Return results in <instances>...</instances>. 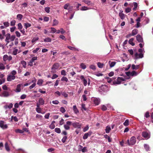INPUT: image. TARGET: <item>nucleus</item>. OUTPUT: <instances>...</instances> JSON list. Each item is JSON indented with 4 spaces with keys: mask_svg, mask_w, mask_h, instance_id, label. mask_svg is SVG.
Listing matches in <instances>:
<instances>
[{
    "mask_svg": "<svg viewBox=\"0 0 153 153\" xmlns=\"http://www.w3.org/2000/svg\"><path fill=\"white\" fill-rule=\"evenodd\" d=\"M142 135L145 139L148 140L150 137V132L147 129L145 131L142 132Z\"/></svg>",
    "mask_w": 153,
    "mask_h": 153,
    "instance_id": "nucleus-1",
    "label": "nucleus"
},
{
    "mask_svg": "<svg viewBox=\"0 0 153 153\" xmlns=\"http://www.w3.org/2000/svg\"><path fill=\"white\" fill-rule=\"evenodd\" d=\"M109 91L108 87L105 85H102L98 88V91L101 93L106 92Z\"/></svg>",
    "mask_w": 153,
    "mask_h": 153,
    "instance_id": "nucleus-2",
    "label": "nucleus"
},
{
    "mask_svg": "<svg viewBox=\"0 0 153 153\" xmlns=\"http://www.w3.org/2000/svg\"><path fill=\"white\" fill-rule=\"evenodd\" d=\"M125 80L124 79L123 77H118L116 80L114 81L113 84L114 85H117L120 84L121 82Z\"/></svg>",
    "mask_w": 153,
    "mask_h": 153,
    "instance_id": "nucleus-3",
    "label": "nucleus"
},
{
    "mask_svg": "<svg viewBox=\"0 0 153 153\" xmlns=\"http://www.w3.org/2000/svg\"><path fill=\"white\" fill-rule=\"evenodd\" d=\"M59 64L58 63H56L53 64V65L51 69V72L52 73H54L56 72V70H57L59 67Z\"/></svg>",
    "mask_w": 153,
    "mask_h": 153,
    "instance_id": "nucleus-4",
    "label": "nucleus"
},
{
    "mask_svg": "<svg viewBox=\"0 0 153 153\" xmlns=\"http://www.w3.org/2000/svg\"><path fill=\"white\" fill-rule=\"evenodd\" d=\"M0 127L3 129H5L8 128V126L5 124L3 120L0 121Z\"/></svg>",
    "mask_w": 153,
    "mask_h": 153,
    "instance_id": "nucleus-5",
    "label": "nucleus"
},
{
    "mask_svg": "<svg viewBox=\"0 0 153 153\" xmlns=\"http://www.w3.org/2000/svg\"><path fill=\"white\" fill-rule=\"evenodd\" d=\"M143 57V53H136L134 54V58L135 59H137L140 58H142Z\"/></svg>",
    "mask_w": 153,
    "mask_h": 153,
    "instance_id": "nucleus-6",
    "label": "nucleus"
},
{
    "mask_svg": "<svg viewBox=\"0 0 153 153\" xmlns=\"http://www.w3.org/2000/svg\"><path fill=\"white\" fill-rule=\"evenodd\" d=\"M72 124V122L70 121H68L66 123V124L64 125V127L66 130H68L70 129V126Z\"/></svg>",
    "mask_w": 153,
    "mask_h": 153,
    "instance_id": "nucleus-7",
    "label": "nucleus"
},
{
    "mask_svg": "<svg viewBox=\"0 0 153 153\" xmlns=\"http://www.w3.org/2000/svg\"><path fill=\"white\" fill-rule=\"evenodd\" d=\"M10 95L9 92L6 91H4L0 94V96L1 97H9Z\"/></svg>",
    "mask_w": 153,
    "mask_h": 153,
    "instance_id": "nucleus-8",
    "label": "nucleus"
},
{
    "mask_svg": "<svg viewBox=\"0 0 153 153\" xmlns=\"http://www.w3.org/2000/svg\"><path fill=\"white\" fill-rule=\"evenodd\" d=\"M3 61L6 62L7 60L9 61H10L12 59V57L10 56H8L7 55L5 54L3 56Z\"/></svg>",
    "mask_w": 153,
    "mask_h": 153,
    "instance_id": "nucleus-9",
    "label": "nucleus"
},
{
    "mask_svg": "<svg viewBox=\"0 0 153 153\" xmlns=\"http://www.w3.org/2000/svg\"><path fill=\"white\" fill-rule=\"evenodd\" d=\"M16 78L15 76H13L11 75H9L7 77V81L8 82H10L13 80H14Z\"/></svg>",
    "mask_w": 153,
    "mask_h": 153,
    "instance_id": "nucleus-10",
    "label": "nucleus"
},
{
    "mask_svg": "<svg viewBox=\"0 0 153 153\" xmlns=\"http://www.w3.org/2000/svg\"><path fill=\"white\" fill-rule=\"evenodd\" d=\"M80 79L83 81V84L85 86L87 85V81L85 78L84 76L83 75H80L79 76Z\"/></svg>",
    "mask_w": 153,
    "mask_h": 153,
    "instance_id": "nucleus-11",
    "label": "nucleus"
},
{
    "mask_svg": "<svg viewBox=\"0 0 153 153\" xmlns=\"http://www.w3.org/2000/svg\"><path fill=\"white\" fill-rule=\"evenodd\" d=\"M73 126L75 128L80 129L81 128V125L79 123L74 122L72 123Z\"/></svg>",
    "mask_w": 153,
    "mask_h": 153,
    "instance_id": "nucleus-12",
    "label": "nucleus"
},
{
    "mask_svg": "<svg viewBox=\"0 0 153 153\" xmlns=\"http://www.w3.org/2000/svg\"><path fill=\"white\" fill-rule=\"evenodd\" d=\"M92 134V132L91 131H89L88 132L85 133L83 137V139L85 140L87 139L88 137L90 136Z\"/></svg>",
    "mask_w": 153,
    "mask_h": 153,
    "instance_id": "nucleus-13",
    "label": "nucleus"
},
{
    "mask_svg": "<svg viewBox=\"0 0 153 153\" xmlns=\"http://www.w3.org/2000/svg\"><path fill=\"white\" fill-rule=\"evenodd\" d=\"M136 142V138L135 137H132L130 140V144L131 145H134Z\"/></svg>",
    "mask_w": 153,
    "mask_h": 153,
    "instance_id": "nucleus-14",
    "label": "nucleus"
},
{
    "mask_svg": "<svg viewBox=\"0 0 153 153\" xmlns=\"http://www.w3.org/2000/svg\"><path fill=\"white\" fill-rule=\"evenodd\" d=\"M123 11L122 10H120V12L119 13V16H120V19H124L125 17V15L123 13Z\"/></svg>",
    "mask_w": 153,
    "mask_h": 153,
    "instance_id": "nucleus-15",
    "label": "nucleus"
},
{
    "mask_svg": "<svg viewBox=\"0 0 153 153\" xmlns=\"http://www.w3.org/2000/svg\"><path fill=\"white\" fill-rule=\"evenodd\" d=\"M93 101L95 105H98L100 102V100L99 98H94L93 99Z\"/></svg>",
    "mask_w": 153,
    "mask_h": 153,
    "instance_id": "nucleus-16",
    "label": "nucleus"
},
{
    "mask_svg": "<svg viewBox=\"0 0 153 153\" xmlns=\"http://www.w3.org/2000/svg\"><path fill=\"white\" fill-rule=\"evenodd\" d=\"M136 39L137 41L139 42H143V39L139 34L137 35L136 37Z\"/></svg>",
    "mask_w": 153,
    "mask_h": 153,
    "instance_id": "nucleus-17",
    "label": "nucleus"
},
{
    "mask_svg": "<svg viewBox=\"0 0 153 153\" xmlns=\"http://www.w3.org/2000/svg\"><path fill=\"white\" fill-rule=\"evenodd\" d=\"M13 104L12 103H10L8 105H5L4 107L6 109H7V108L9 109H10L13 107Z\"/></svg>",
    "mask_w": 153,
    "mask_h": 153,
    "instance_id": "nucleus-18",
    "label": "nucleus"
},
{
    "mask_svg": "<svg viewBox=\"0 0 153 153\" xmlns=\"http://www.w3.org/2000/svg\"><path fill=\"white\" fill-rule=\"evenodd\" d=\"M67 47L69 49L71 50H72L74 51H79V49L78 48H76L75 47H72L70 46H67Z\"/></svg>",
    "mask_w": 153,
    "mask_h": 153,
    "instance_id": "nucleus-19",
    "label": "nucleus"
},
{
    "mask_svg": "<svg viewBox=\"0 0 153 153\" xmlns=\"http://www.w3.org/2000/svg\"><path fill=\"white\" fill-rule=\"evenodd\" d=\"M38 102L41 105H43L45 104V100L42 98H39V99Z\"/></svg>",
    "mask_w": 153,
    "mask_h": 153,
    "instance_id": "nucleus-20",
    "label": "nucleus"
},
{
    "mask_svg": "<svg viewBox=\"0 0 153 153\" xmlns=\"http://www.w3.org/2000/svg\"><path fill=\"white\" fill-rule=\"evenodd\" d=\"M21 91V85L20 84H18L16 86V88L15 90V91L16 92H19Z\"/></svg>",
    "mask_w": 153,
    "mask_h": 153,
    "instance_id": "nucleus-21",
    "label": "nucleus"
},
{
    "mask_svg": "<svg viewBox=\"0 0 153 153\" xmlns=\"http://www.w3.org/2000/svg\"><path fill=\"white\" fill-rule=\"evenodd\" d=\"M144 148L146 151H149L150 150V147L149 145L146 144H144Z\"/></svg>",
    "mask_w": 153,
    "mask_h": 153,
    "instance_id": "nucleus-22",
    "label": "nucleus"
},
{
    "mask_svg": "<svg viewBox=\"0 0 153 153\" xmlns=\"http://www.w3.org/2000/svg\"><path fill=\"white\" fill-rule=\"evenodd\" d=\"M73 110L75 114H77L79 112V111L76 105L73 106Z\"/></svg>",
    "mask_w": 153,
    "mask_h": 153,
    "instance_id": "nucleus-23",
    "label": "nucleus"
},
{
    "mask_svg": "<svg viewBox=\"0 0 153 153\" xmlns=\"http://www.w3.org/2000/svg\"><path fill=\"white\" fill-rule=\"evenodd\" d=\"M111 130V127L109 126H107L105 129V132L106 133H108Z\"/></svg>",
    "mask_w": 153,
    "mask_h": 153,
    "instance_id": "nucleus-24",
    "label": "nucleus"
},
{
    "mask_svg": "<svg viewBox=\"0 0 153 153\" xmlns=\"http://www.w3.org/2000/svg\"><path fill=\"white\" fill-rule=\"evenodd\" d=\"M131 68L133 70H137L139 68V65H135L133 64L131 66Z\"/></svg>",
    "mask_w": 153,
    "mask_h": 153,
    "instance_id": "nucleus-25",
    "label": "nucleus"
},
{
    "mask_svg": "<svg viewBox=\"0 0 153 153\" xmlns=\"http://www.w3.org/2000/svg\"><path fill=\"white\" fill-rule=\"evenodd\" d=\"M137 33L138 30L136 29H134L132 30L131 33L133 36H134L136 35Z\"/></svg>",
    "mask_w": 153,
    "mask_h": 153,
    "instance_id": "nucleus-26",
    "label": "nucleus"
},
{
    "mask_svg": "<svg viewBox=\"0 0 153 153\" xmlns=\"http://www.w3.org/2000/svg\"><path fill=\"white\" fill-rule=\"evenodd\" d=\"M116 62H109V64L110 67V68H112L114 67L115 65Z\"/></svg>",
    "mask_w": 153,
    "mask_h": 153,
    "instance_id": "nucleus-27",
    "label": "nucleus"
},
{
    "mask_svg": "<svg viewBox=\"0 0 153 153\" xmlns=\"http://www.w3.org/2000/svg\"><path fill=\"white\" fill-rule=\"evenodd\" d=\"M5 147L6 150L8 152L10 151V149L7 142H6L5 144Z\"/></svg>",
    "mask_w": 153,
    "mask_h": 153,
    "instance_id": "nucleus-28",
    "label": "nucleus"
},
{
    "mask_svg": "<svg viewBox=\"0 0 153 153\" xmlns=\"http://www.w3.org/2000/svg\"><path fill=\"white\" fill-rule=\"evenodd\" d=\"M91 9V8L90 7H87L83 6L82 7L80 8V10L82 11H84L87 10Z\"/></svg>",
    "mask_w": 153,
    "mask_h": 153,
    "instance_id": "nucleus-29",
    "label": "nucleus"
},
{
    "mask_svg": "<svg viewBox=\"0 0 153 153\" xmlns=\"http://www.w3.org/2000/svg\"><path fill=\"white\" fill-rule=\"evenodd\" d=\"M134 39V38H132L130 39L128 41L129 43L132 46H134L135 45L134 43L133 42Z\"/></svg>",
    "mask_w": 153,
    "mask_h": 153,
    "instance_id": "nucleus-30",
    "label": "nucleus"
},
{
    "mask_svg": "<svg viewBox=\"0 0 153 153\" xmlns=\"http://www.w3.org/2000/svg\"><path fill=\"white\" fill-rule=\"evenodd\" d=\"M16 151H19V153H27L25 150L22 149H16Z\"/></svg>",
    "mask_w": 153,
    "mask_h": 153,
    "instance_id": "nucleus-31",
    "label": "nucleus"
},
{
    "mask_svg": "<svg viewBox=\"0 0 153 153\" xmlns=\"http://www.w3.org/2000/svg\"><path fill=\"white\" fill-rule=\"evenodd\" d=\"M97 65L98 67L99 68H103V67L104 65V64L101 63L100 62H98L97 63Z\"/></svg>",
    "mask_w": 153,
    "mask_h": 153,
    "instance_id": "nucleus-32",
    "label": "nucleus"
},
{
    "mask_svg": "<svg viewBox=\"0 0 153 153\" xmlns=\"http://www.w3.org/2000/svg\"><path fill=\"white\" fill-rule=\"evenodd\" d=\"M138 74L137 72L133 71L131 73L130 75L132 76H136Z\"/></svg>",
    "mask_w": 153,
    "mask_h": 153,
    "instance_id": "nucleus-33",
    "label": "nucleus"
},
{
    "mask_svg": "<svg viewBox=\"0 0 153 153\" xmlns=\"http://www.w3.org/2000/svg\"><path fill=\"white\" fill-rule=\"evenodd\" d=\"M86 68V66L85 64L84 63H81L80 64V68L83 69H85Z\"/></svg>",
    "mask_w": 153,
    "mask_h": 153,
    "instance_id": "nucleus-34",
    "label": "nucleus"
},
{
    "mask_svg": "<svg viewBox=\"0 0 153 153\" xmlns=\"http://www.w3.org/2000/svg\"><path fill=\"white\" fill-rule=\"evenodd\" d=\"M24 26L25 27L26 29H27V28L30 27L31 26V24L30 23H25L24 24Z\"/></svg>",
    "mask_w": 153,
    "mask_h": 153,
    "instance_id": "nucleus-35",
    "label": "nucleus"
},
{
    "mask_svg": "<svg viewBox=\"0 0 153 153\" xmlns=\"http://www.w3.org/2000/svg\"><path fill=\"white\" fill-rule=\"evenodd\" d=\"M43 82V80L42 79L38 80L37 81V84L39 85H42Z\"/></svg>",
    "mask_w": 153,
    "mask_h": 153,
    "instance_id": "nucleus-36",
    "label": "nucleus"
},
{
    "mask_svg": "<svg viewBox=\"0 0 153 153\" xmlns=\"http://www.w3.org/2000/svg\"><path fill=\"white\" fill-rule=\"evenodd\" d=\"M51 41V39L48 37H47L44 39V42H50Z\"/></svg>",
    "mask_w": 153,
    "mask_h": 153,
    "instance_id": "nucleus-37",
    "label": "nucleus"
},
{
    "mask_svg": "<svg viewBox=\"0 0 153 153\" xmlns=\"http://www.w3.org/2000/svg\"><path fill=\"white\" fill-rule=\"evenodd\" d=\"M21 63L22 65L23 66L24 68H26V62L24 60H22L21 61Z\"/></svg>",
    "mask_w": 153,
    "mask_h": 153,
    "instance_id": "nucleus-38",
    "label": "nucleus"
},
{
    "mask_svg": "<svg viewBox=\"0 0 153 153\" xmlns=\"http://www.w3.org/2000/svg\"><path fill=\"white\" fill-rule=\"evenodd\" d=\"M90 68L93 70V71H95L96 69V66L94 65H91L89 66Z\"/></svg>",
    "mask_w": 153,
    "mask_h": 153,
    "instance_id": "nucleus-39",
    "label": "nucleus"
},
{
    "mask_svg": "<svg viewBox=\"0 0 153 153\" xmlns=\"http://www.w3.org/2000/svg\"><path fill=\"white\" fill-rule=\"evenodd\" d=\"M58 21L57 20H56V19H54L53 20L52 25L53 26H55L57 25L58 24Z\"/></svg>",
    "mask_w": 153,
    "mask_h": 153,
    "instance_id": "nucleus-40",
    "label": "nucleus"
},
{
    "mask_svg": "<svg viewBox=\"0 0 153 153\" xmlns=\"http://www.w3.org/2000/svg\"><path fill=\"white\" fill-rule=\"evenodd\" d=\"M23 16L21 14H18L17 15V18L19 20H21Z\"/></svg>",
    "mask_w": 153,
    "mask_h": 153,
    "instance_id": "nucleus-41",
    "label": "nucleus"
},
{
    "mask_svg": "<svg viewBox=\"0 0 153 153\" xmlns=\"http://www.w3.org/2000/svg\"><path fill=\"white\" fill-rule=\"evenodd\" d=\"M39 39V38L38 37H34L31 40V42L32 43L35 42L36 41H37Z\"/></svg>",
    "mask_w": 153,
    "mask_h": 153,
    "instance_id": "nucleus-42",
    "label": "nucleus"
},
{
    "mask_svg": "<svg viewBox=\"0 0 153 153\" xmlns=\"http://www.w3.org/2000/svg\"><path fill=\"white\" fill-rule=\"evenodd\" d=\"M101 109L103 111H105L107 110V107L104 105H101Z\"/></svg>",
    "mask_w": 153,
    "mask_h": 153,
    "instance_id": "nucleus-43",
    "label": "nucleus"
},
{
    "mask_svg": "<svg viewBox=\"0 0 153 153\" xmlns=\"http://www.w3.org/2000/svg\"><path fill=\"white\" fill-rule=\"evenodd\" d=\"M18 49H14L13 51L12 54L14 55H16L18 53Z\"/></svg>",
    "mask_w": 153,
    "mask_h": 153,
    "instance_id": "nucleus-44",
    "label": "nucleus"
},
{
    "mask_svg": "<svg viewBox=\"0 0 153 153\" xmlns=\"http://www.w3.org/2000/svg\"><path fill=\"white\" fill-rule=\"evenodd\" d=\"M61 80L62 81H65L66 82H67L68 81V79L65 76H63L61 79Z\"/></svg>",
    "mask_w": 153,
    "mask_h": 153,
    "instance_id": "nucleus-45",
    "label": "nucleus"
},
{
    "mask_svg": "<svg viewBox=\"0 0 153 153\" xmlns=\"http://www.w3.org/2000/svg\"><path fill=\"white\" fill-rule=\"evenodd\" d=\"M5 69V67L4 64L2 63H0V70H4Z\"/></svg>",
    "mask_w": 153,
    "mask_h": 153,
    "instance_id": "nucleus-46",
    "label": "nucleus"
},
{
    "mask_svg": "<svg viewBox=\"0 0 153 153\" xmlns=\"http://www.w3.org/2000/svg\"><path fill=\"white\" fill-rule=\"evenodd\" d=\"M55 131L58 134L61 133V130L60 128H56L54 129Z\"/></svg>",
    "mask_w": 153,
    "mask_h": 153,
    "instance_id": "nucleus-47",
    "label": "nucleus"
},
{
    "mask_svg": "<svg viewBox=\"0 0 153 153\" xmlns=\"http://www.w3.org/2000/svg\"><path fill=\"white\" fill-rule=\"evenodd\" d=\"M51 30L50 33H54L56 31V29L54 27H51Z\"/></svg>",
    "mask_w": 153,
    "mask_h": 153,
    "instance_id": "nucleus-48",
    "label": "nucleus"
},
{
    "mask_svg": "<svg viewBox=\"0 0 153 153\" xmlns=\"http://www.w3.org/2000/svg\"><path fill=\"white\" fill-rule=\"evenodd\" d=\"M60 111L62 113H64L66 111L65 109L63 107H61Z\"/></svg>",
    "mask_w": 153,
    "mask_h": 153,
    "instance_id": "nucleus-49",
    "label": "nucleus"
},
{
    "mask_svg": "<svg viewBox=\"0 0 153 153\" xmlns=\"http://www.w3.org/2000/svg\"><path fill=\"white\" fill-rule=\"evenodd\" d=\"M129 124V120L128 119L126 120L125 122L123 123V125L126 126H128Z\"/></svg>",
    "mask_w": 153,
    "mask_h": 153,
    "instance_id": "nucleus-50",
    "label": "nucleus"
},
{
    "mask_svg": "<svg viewBox=\"0 0 153 153\" xmlns=\"http://www.w3.org/2000/svg\"><path fill=\"white\" fill-rule=\"evenodd\" d=\"M15 131L16 133H20L21 134H22L23 133V131L21 130H20L19 129H17L15 130Z\"/></svg>",
    "mask_w": 153,
    "mask_h": 153,
    "instance_id": "nucleus-51",
    "label": "nucleus"
},
{
    "mask_svg": "<svg viewBox=\"0 0 153 153\" xmlns=\"http://www.w3.org/2000/svg\"><path fill=\"white\" fill-rule=\"evenodd\" d=\"M138 52L139 53H143V54H144V53L145 52V51H144V49L143 48H140L138 49Z\"/></svg>",
    "mask_w": 153,
    "mask_h": 153,
    "instance_id": "nucleus-52",
    "label": "nucleus"
},
{
    "mask_svg": "<svg viewBox=\"0 0 153 153\" xmlns=\"http://www.w3.org/2000/svg\"><path fill=\"white\" fill-rule=\"evenodd\" d=\"M36 111L38 113H41L42 109L40 108H36Z\"/></svg>",
    "mask_w": 153,
    "mask_h": 153,
    "instance_id": "nucleus-53",
    "label": "nucleus"
},
{
    "mask_svg": "<svg viewBox=\"0 0 153 153\" xmlns=\"http://www.w3.org/2000/svg\"><path fill=\"white\" fill-rule=\"evenodd\" d=\"M18 28L19 30L22 29L23 27V26L21 23H19L18 24Z\"/></svg>",
    "mask_w": 153,
    "mask_h": 153,
    "instance_id": "nucleus-54",
    "label": "nucleus"
},
{
    "mask_svg": "<svg viewBox=\"0 0 153 153\" xmlns=\"http://www.w3.org/2000/svg\"><path fill=\"white\" fill-rule=\"evenodd\" d=\"M6 36L5 39H10V35L9 33H8L5 35Z\"/></svg>",
    "mask_w": 153,
    "mask_h": 153,
    "instance_id": "nucleus-55",
    "label": "nucleus"
},
{
    "mask_svg": "<svg viewBox=\"0 0 153 153\" xmlns=\"http://www.w3.org/2000/svg\"><path fill=\"white\" fill-rule=\"evenodd\" d=\"M89 126L88 125H87L83 129V131L85 132L87 131L89 129Z\"/></svg>",
    "mask_w": 153,
    "mask_h": 153,
    "instance_id": "nucleus-56",
    "label": "nucleus"
},
{
    "mask_svg": "<svg viewBox=\"0 0 153 153\" xmlns=\"http://www.w3.org/2000/svg\"><path fill=\"white\" fill-rule=\"evenodd\" d=\"M70 4L69 3H67L65 4L64 6V8L65 9H68V7L69 6Z\"/></svg>",
    "mask_w": 153,
    "mask_h": 153,
    "instance_id": "nucleus-57",
    "label": "nucleus"
},
{
    "mask_svg": "<svg viewBox=\"0 0 153 153\" xmlns=\"http://www.w3.org/2000/svg\"><path fill=\"white\" fill-rule=\"evenodd\" d=\"M45 10L47 13H49L50 12V7H46L45 8Z\"/></svg>",
    "mask_w": 153,
    "mask_h": 153,
    "instance_id": "nucleus-58",
    "label": "nucleus"
},
{
    "mask_svg": "<svg viewBox=\"0 0 153 153\" xmlns=\"http://www.w3.org/2000/svg\"><path fill=\"white\" fill-rule=\"evenodd\" d=\"M82 150V152H85L88 151L87 148L86 147H83Z\"/></svg>",
    "mask_w": 153,
    "mask_h": 153,
    "instance_id": "nucleus-59",
    "label": "nucleus"
},
{
    "mask_svg": "<svg viewBox=\"0 0 153 153\" xmlns=\"http://www.w3.org/2000/svg\"><path fill=\"white\" fill-rule=\"evenodd\" d=\"M81 108L82 110L83 109L85 111H86L87 110L85 104H83L81 105Z\"/></svg>",
    "mask_w": 153,
    "mask_h": 153,
    "instance_id": "nucleus-60",
    "label": "nucleus"
},
{
    "mask_svg": "<svg viewBox=\"0 0 153 153\" xmlns=\"http://www.w3.org/2000/svg\"><path fill=\"white\" fill-rule=\"evenodd\" d=\"M61 74L64 76L66 75V73L65 71L64 70H62L61 71Z\"/></svg>",
    "mask_w": 153,
    "mask_h": 153,
    "instance_id": "nucleus-61",
    "label": "nucleus"
},
{
    "mask_svg": "<svg viewBox=\"0 0 153 153\" xmlns=\"http://www.w3.org/2000/svg\"><path fill=\"white\" fill-rule=\"evenodd\" d=\"M52 103L55 105H57L59 104V102L58 100H53L52 101Z\"/></svg>",
    "mask_w": 153,
    "mask_h": 153,
    "instance_id": "nucleus-62",
    "label": "nucleus"
},
{
    "mask_svg": "<svg viewBox=\"0 0 153 153\" xmlns=\"http://www.w3.org/2000/svg\"><path fill=\"white\" fill-rule=\"evenodd\" d=\"M67 137L66 136H64L62 140V141L63 143H64L65 142L66 139H67Z\"/></svg>",
    "mask_w": 153,
    "mask_h": 153,
    "instance_id": "nucleus-63",
    "label": "nucleus"
},
{
    "mask_svg": "<svg viewBox=\"0 0 153 153\" xmlns=\"http://www.w3.org/2000/svg\"><path fill=\"white\" fill-rule=\"evenodd\" d=\"M16 21L15 20H13L10 22V25L11 26H14L15 25Z\"/></svg>",
    "mask_w": 153,
    "mask_h": 153,
    "instance_id": "nucleus-64",
    "label": "nucleus"
}]
</instances>
